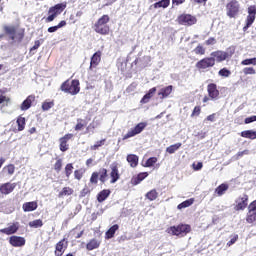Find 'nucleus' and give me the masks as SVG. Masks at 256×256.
Masks as SVG:
<instances>
[{"instance_id":"obj_39","label":"nucleus","mask_w":256,"mask_h":256,"mask_svg":"<svg viewBox=\"0 0 256 256\" xmlns=\"http://www.w3.org/2000/svg\"><path fill=\"white\" fill-rule=\"evenodd\" d=\"M53 107H55V100H52V101L46 100L42 103L43 111H49V109H53Z\"/></svg>"},{"instance_id":"obj_59","label":"nucleus","mask_w":256,"mask_h":256,"mask_svg":"<svg viewBox=\"0 0 256 256\" xmlns=\"http://www.w3.org/2000/svg\"><path fill=\"white\" fill-rule=\"evenodd\" d=\"M217 43V40L214 37H210L205 41L206 45H215Z\"/></svg>"},{"instance_id":"obj_42","label":"nucleus","mask_w":256,"mask_h":256,"mask_svg":"<svg viewBox=\"0 0 256 256\" xmlns=\"http://www.w3.org/2000/svg\"><path fill=\"white\" fill-rule=\"evenodd\" d=\"M98 175H100L99 181H100L101 183H105V181H107L108 174H107V169H106V168H101V169L99 170Z\"/></svg>"},{"instance_id":"obj_53","label":"nucleus","mask_w":256,"mask_h":256,"mask_svg":"<svg viewBox=\"0 0 256 256\" xmlns=\"http://www.w3.org/2000/svg\"><path fill=\"white\" fill-rule=\"evenodd\" d=\"M237 241H239V235L235 234L232 236L230 241L227 242V247H231V245H235V243H237Z\"/></svg>"},{"instance_id":"obj_41","label":"nucleus","mask_w":256,"mask_h":256,"mask_svg":"<svg viewBox=\"0 0 256 256\" xmlns=\"http://www.w3.org/2000/svg\"><path fill=\"white\" fill-rule=\"evenodd\" d=\"M42 226H43V220L41 219H36L29 222V227H31L32 229H39V227H42Z\"/></svg>"},{"instance_id":"obj_36","label":"nucleus","mask_w":256,"mask_h":256,"mask_svg":"<svg viewBox=\"0 0 256 256\" xmlns=\"http://www.w3.org/2000/svg\"><path fill=\"white\" fill-rule=\"evenodd\" d=\"M159 197V192L156 189H152L145 194V198L149 201H155Z\"/></svg>"},{"instance_id":"obj_3","label":"nucleus","mask_w":256,"mask_h":256,"mask_svg":"<svg viewBox=\"0 0 256 256\" xmlns=\"http://www.w3.org/2000/svg\"><path fill=\"white\" fill-rule=\"evenodd\" d=\"M3 31L13 43H22L23 39H25V28L5 25L3 26Z\"/></svg>"},{"instance_id":"obj_21","label":"nucleus","mask_w":256,"mask_h":256,"mask_svg":"<svg viewBox=\"0 0 256 256\" xmlns=\"http://www.w3.org/2000/svg\"><path fill=\"white\" fill-rule=\"evenodd\" d=\"M35 101V95H29L21 104L20 109L21 111H27L31 109V105H33Z\"/></svg>"},{"instance_id":"obj_25","label":"nucleus","mask_w":256,"mask_h":256,"mask_svg":"<svg viewBox=\"0 0 256 256\" xmlns=\"http://www.w3.org/2000/svg\"><path fill=\"white\" fill-rule=\"evenodd\" d=\"M110 183H117V181H119L120 179V175H119V168L117 167V165H114L111 167V172H110Z\"/></svg>"},{"instance_id":"obj_52","label":"nucleus","mask_w":256,"mask_h":256,"mask_svg":"<svg viewBox=\"0 0 256 256\" xmlns=\"http://www.w3.org/2000/svg\"><path fill=\"white\" fill-rule=\"evenodd\" d=\"M241 65H256V58H248L241 62Z\"/></svg>"},{"instance_id":"obj_45","label":"nucleus","mask_w":256,"mask_h":256,"mask_svg":"<svg viewBox=\"0 0 256 256\" xmlns=\"http://www.w3.org/2000/svg\"><path fill=\"white\" fill-rule=\"evenodd\" d=\"M84 175H85V170L83 169H76L74 171V179H76V181H81Z\"/></svg>"},{"instance_id":"obj_22","label":"nucleus","mask_w":256,"mask_h":256,"mask_svg":"<svg viewBox=\"0 0 256 256\" xmlns=\"http://www.w3.org/2000/svg\"><path fill=\"white\" fill-rule=\"evenodd\" d=\"M37 207H39L37 201L26 202L22 205L24 213H31V211H37Z\"/></svg>"},{"instance_id":"obj_48","label":"nucleus","mask_w":256,"mask_h":256,"mask_svg":"<svg viewBox=\"0 0 256 256\" xmlns=\"http://www.w3.org/2000/svg\"><path fill=\"white\" fill-rule=\"evenodd\" d=\"M90 183L92 185H97L99 183V172H93L90 177Z\"/></svg>"},{"instance_id":"obj_49","label":"nucleus","mask_w":256,"mask_h":256,"mask_svg":"<svg viewBox=\"0 0 256 256\" xmlns=\"http://www.w3.org/2000/svg\"><path fill=\"white\" fill-rule=\"evenodd\" d=\"M92 189L89 186H84V188L80 191V198L87 197V195H91Z\"/></svg>"},{"instance_id":"obj_28","label":"nucleus","mask_w":256,"mask_h":256,"mask_svg":"<svg viewBox=\"0 0 256 256\" xmlns=\"http://www.w3.org/2000/svg\"><path fill=\"white\" fill-rule=\"evenodd\" d=\"M75 193V190L69 186H65L62 190L58 193L59 199H63V197H69Z\"/></svg>"},{"instance_id":"obj_35","label":"nucleus","mask_w":256,"mask_h":256,"mask_svg":"<svg viewBox=\"0 0 256 256\" xmlns=\"http://www.w3.org/2000/svg\"><path fill=\"white\" fill-rule=\"evenodd\" d=\"M240 135L244 139H251V140L256 139V131H253V130L242 131Z\"/></svg>"},{"instance_id":"obj_12","label":"nucleus","mask_w":256,"mask_h":256,"mask_svg":"<svg viewBox=\"0 0 256 256\" xmlns=\"http://www.w3.org/2000/svg\"><path fill=\"white\" fill-rule=\"evenodd\" d=\"M73 138V134L67 133L63 137L59 138V149L62 153L69 151V141Z\"/></svg>"},{"instance_id":"obj_38","label":"nucleus","mask_w":256,"mask_h":256,"mask_svg":"<svg viewBox=\"0 0 256 256\" xmlns=\"http://www.w3.org/2000/svg\"><path fill=\"white\" fill-rule=\"evenodd\" d=\"M73 163H68L65 165L64 167V173H65V177L67 179H69L71 177V175H73Z\"/></svg>"},{"instance_id":"obj_31","label":"nucleus","mask_w":256,"mask_h":256,"mask_svg":"<svg viewBox=\"0 0 256 256\" xmlns=\"http://www.w3.org/2000/svg\"><path fill=\"white\" fill-rule=\"evenodd\" d=\"M229 189V185L222 183L220 184L216 189L215 193L217 194L218 197H222V195H225V192Z\"/></svg>"},{"instance_id":"obj_15","label":"nucleus","mask_w":256,"mask_h":256,"mask_svg":"<svg viewBox=\"0 0 256 256\" xmlns=\"http://www.w3.org/2000/svg\"><path fill=\"white\" fill-rule=\"evenodd\" d=\"M17 183L6 182L0 185L1 195H11L15 191Z\"/></svg>"},{"instance_id":"obj_17","label":"nucleus","mask_w":256,"mask_h":256,"mask_svg":"<svg viewBox=\"0 0 256 256\" xmlns=\"http://www.w3.org/2000/svg\"><path fill=\"white\" fill-rule=\"evenodd\" d=\"M19 231V222H14L6 228L0 229V233L3 235H15Z\"/></svg>"},{"instance_id":"obj_1","label":"nucleus","mask_w":256,"mask_h":256,"mask_svg":"<svg viewBox=\"0 0 256 256\" xmlns=\"http://www.w3.org/2000/svg\"><path fill=\"white\" fill-rule=\"evenodd\" d=\"M229 57H231V54H228L223 50H216L211 52L210 57H205L199 60L196 63V69H198V71H208V69L215 67L216 63L227 61Z\"/></svg>"},{"instance_id":"obj_44","label":"nucleus","mask_w":256,"mask_h":256,"mask_svg":"<svg viewBox=\"0 0 256 256\" xmlns=\"http://www.w3.org/2000/svg\"><path fill=\"white\" fill-rule=\"evenodd\" d=\"M246 221L248 223H255V221H256V212L248 210V213L246 215Z\"/></svg>"},{"instance_id":"obj_10","label":"nucleus","mask_w":256,"mask_h":256,"mask_svg":"<svg viewBox=\"0 0 256 256\" xmlns=\"http://www.w3.org/2000/svg\"><path fill=\"white\" fill-rule=\"evenodd\" d=\"M234 211H245L249 205V195L243 194L235 200Z\"/></svg>"},{"instance_id":"obj_40","label":"nucleus","mask_w":256,"mask_h":256,"mask_svg":"<svg viewBox=\"0 0 256 256\" xmlns=\"http://www.w3.org/2000/svg\"><path fill=\"white\" fill-rule=\"evenodd\" d=\"M53 167H54V171H56V173H61V170L63 169V159L57 158Z\"/></svg>"},{"instance_id":"obj_6","label":"nucleus","mask_w":256,"mask_h":256,"mask_svg":"<svg viewBox=\"0 0 256 256\" xmlns=\"http://www.w3.org/2000/svg\"><path fill=\"white\" fill-rule=\"evenodd\" d=\"M67 4L59 3L49 8L48 17L45 18V23H52L59 15L65 11Z\"/></svg>"},{"instance_id":"obj_26","label":"nucleus","mask_w":256,"mask_h":256,"mask_svg":"<svg viewBox=\"0 0 256 256\" xmlns=\"http://www.w3.org/2000/svg\"><path fill=\"white\" fill-rule=\"evenodd\" d=\"M127 163H129L130 167L135 169L137 165H139V156L135 154H128L126 157Z\"/></svg>"},{"instance_id":"obj_46","label":"nucleus","mask_w":256,"mask_h":256,"mask_svg":"<svg viewBox=\"0 0 256 256\" xmlns=\"http://www.w3.org/2000/svg\"><path fill=\"white\" fill-rule=\"evenodd\" d=\"M107 139H102V140H99L97 141L94 145H92L90 147L91 151H97V149H99V147H103V145H105Z\"/></svg>"},{"instance_id":"obj_8","label":"nucleus","mask_w":256,"mask_h":256,"mask_svg":"<svg viewBox=\"0 0 256 256\" xmlns=\"http://www.w3.org/2000/svg\"><path fill=\"white\" fill-rule=\"evenodd\" d=\"M147 127V122H140L134 128H131L122 138L123 141H127V139H131V137H135L145 131Z\"/></svg>"},{"instance_id":"obj_61","label":"nucleus","mask_w":256,"mask_h":256,"mask_svg":"<svg viewBox=\"0 0 256 256\" xmlns=\"http://www.w3.org/2000/svg\"><path fill=\"white\" fill-rule=\"evenodd\" d=\"M38 47H41V42L39 40H36L34 46L30 48V51H36Z\"/></svg>"},{"instance_id":"obj_33","label":"nucleus","mask_w":256,"mask_h":256,"mask_svg":"<svg viewBox=\"0 0 256 256\" xmlns=\"http://www.w3.org/2000/svg\"><path fill=\"white\" fill-rule=\"evenodd\" d=\"M87 127V122L85 119L78 118L77 123L74 127V131H83Z\"/></svg>"},{"instance_id":"obj_50","label":"nucleus","mask_w":256,"mask_h":256,"mask_svg":"<svg viewBox=\"0 0 256 256\" xmlns=\"http://www.w3.org/2000/svg\"><path fill=\"white\" fill-rule=\"evenodd\" d=\"M195 55H205V47L203 45L199 44L195 49H194Z\"/></svg>"},{"instance_id":"obj_20","label":"nucleus","mask_w":256,"mask_h":256,"mask_svg":"<svg viewBox=\"0 0 256 256\" xmlns=\"http://www.w3.org/2000/svg\"><path fill=\"white\" fill-rule=\"evenodd\" d=\"M11 105V97L5 95V90L0 89V109H5Z\"/></svg>"},{"instance_id":"obj_51","label":"nucleus","mask_w":256,"mask_h":256,"mask_svg":"<svg viewBox=\"0 0 256 256\" xmlns=\"http://www.w3.org/2000/svg\"><path fill=\"white\" fill-rule=\"evenodd\" d=\"M157 163V157H150L144 164V167H153Z\"/></svg>"},{"instance_id":"obj_32","label":"nucleus","mask_w":256,"mask_h":256,"mask_svg":"<svg viewBox=\"0 0 256 256\" xmlns=\"http://www.w3.org/2000/svg\"><path fill=\"white\" fill-rule=\"evenodd\" d=\"M171 5V0H160L156 3H154V9H167Z\"/></svg>"},{"instance_id":"obj_13","label":"nucleus","mask_w":256,"mask_h":256,"mask_svg":"<svg viewBox=\"0 0 256 256\" xmlns=\"http://www.w3.org/2000/svg\"><path fill=\"white\" fill-rule=\"evenodd\" d=\"M67 247H69V241H67L65 238L61 239L56 245H55V256H63V253L67 251Z\"/></svg>"},{"instance_id":"obj_5","label":"nucleus","mask_w":256,"mask_h":256,"mask_svg":"<svg viewBox=\"0 0 256 256\" xmlns=\"http://www.w3.org/2000/svg\"><path fill=\"white\" fill-rule=\"evenodd\" d=\"M167 233L176 237H185L191 233V225L180 223L177 226H170L167 228Z\"/></svg>"},{"instance_id":"obj_57","label":"nucleus","mask_w":256,"mask_h":256,"mask_svg":"<svg viewBox=\"0 0 256 256\" xmlns=\"http://www.w3.org/2000/svg\"><path fill=\"white\" fill-rule=\"evenodd\" d=\"M192 167L194 171H201L203 169V162H198L197 164L193 163Z\"/></svg>"},{"instance_id":"obj_63","label":"nucleus","mask_w":256,"mask_h":256,"mask_svg":"<svg viewBox=\"0 0 256 256\" xmlns=\"http://www.w3.org/2000/svg\"><path fill=\"white\" fill-rule=\"evenodd\" d=\"M65 25H67V22L65 20L60 21V23H58V25H56V27L58 29H61L62 27H65Z\"/></svg>"},{"instance_id":"obj_47","label":"nucleus","mask_w":256,"mask_h":256,"mask_svg":"<svg viewBox=\"0 0 256 256\" xmlns=\"http://www.w3.org/2000/svg\"><path fill=\"white\" fill-rule=\"evenodd\" d=\"M3 171H6L8 175H13L15 173V165L8 164L3 168Z\"/></svg>"},{"instance_id":"obj_34","label":"nucleus","mask_w":256,"mask_h":256,"mask_svg":"<svg viewBox=\"0 0 256 256\" xmlns=\"http://www.w3.org/2000/svg\"><path fill=\"white\" fill-rule=\"evenodd\" d=\"M182 143L178 142L176 144L170 145L169 147L166 148V153H169V155H173V153L179 151L182 147Z\"/></svg>"},{"instance_id":"obj_54","label":"nucleus","mask_w":256,"mask_h":256,"mask_svg":"<svg viewBox=\"0 0 256 256\" xmlns=\"http://www.w3.org/2000/svg\"><path fill=\"white\" fill-rule=\"evenodd\" d=\"M244 75H255L256 71L253 67H246L243 69Z\"/></svg>"},{"instance_id":"obj_56","label":"nucleus","mask_w":256,"mask_h":256,"mask_svg":"<svg viewBox=\"0 0 256 256\" xmlns=\"http://www.w3.org/2000/svg\"><path fill=\"white\" fill-rule=\"evenodd\" d=\"M152 97H153V96L148 92V93H146V94L142 97L140 103H143V104L149 103V101L151 100Z\"/></svg>"},{"instance_id":"obj_60","label":"nucleus","mask_w":256,"mask_h":256,"mask_svg":"<svg viewBox=\"0 0 256 256\" xmlns=\"http://www.w3.org/2000/svg\"><path fill=\"white\" fill-rule=\"evenodd\" d=\"M171 2L175 7H179V5H183V3H185V0H171Z\"/></svg>"},{"instance_id":"obj_9","label":"nucleus","mask_w":256,"mask_h":256,"mask_svg":"<svg viewBox=\"0 0 256 256\" xmlns=\"http://www.w3.org/2000/svg\"><path fill=\"white\" fill-rule=\"evenodd\" d=\"M178 25H185L186 27H191L197 23V17L191 14H180L177 19Z\"/></svg>"},{"instance_id":"obj_11","label":"nucleus","mask_w":256,"mask_h":256,"mask_svg":"<svg viewBox=\"0 0 256 256\" xmlns=\"http://www.w3.org/2000/svg\"><path fill=\"white\" fill-rule=\"evenodd\" d=\"M256 19V5H251L248 7V16L246 17V24L243 27V31H247L253 23H255Z\"/></svg>"},{"instance_id":"obj_2","label":"nucleus","mask_w":256,"mask_h":256,"mask_svg":"<svg viewBox=\"0 0 256 256\" xmlns=\"http://www.w3.org/2000/svg\"><path fill=\"white\" fill-rule=\"evenodd\" d=\"M111 21V17L107 14L102 15L97 21L93 24L92 29L98 35L107 36L111 33V26L109 23Z\"/></svg>"},{"instance_id":"obj_37","label":"nucleus","mask_w":256,"mask_h":256,"mask_svg":"<svg viewBox=\"0 0 256 256\" xmlns=\"http://www.w3.org/2000/svg\"><path fill=\"white\" fill-rule=\"evenodd\" d=\"M195 203V198H190L188 200L183 201L177 206V209H187V207H191Z\"/></svg>"},{"instance_id":"obj_62","label":"nucleus","mask_w":256,"mask_h":256,"mask_svg":"<svg viewBox=\"0 0 256 256\" xmlns=\"http://www.w3.org/2000/svg\"><path fill=\"white\" fill-rule=\"evenodd\" d=\"M59 28L56 26H51L48 28V33H55Z\"/></svg>"},{"instance_id":"obj_19","label":"nucleus","mask_w":256,"mask_h":256,"mask_svg":"<svg viewBox=\"0 0 256 256\" xmlns=\"http://www.w3.org/2000/svg\"><path fill=\"white\" fill-rule=\"evenodd\" d=\"M101 55L102 53L100 50L92 55L89 66L90 71L95 69V67L101 63Z\"/></svg>"},{"instance_id":"obj_43","label":"nucleus","mask_w":256,"mask_h":256,"mask_svg":"<svg viewBox=\"0 0 256 256\" xmlns=\"http://www.w3.org/2000/svg\"><path fill=\"white\" fill-rule=\"evenodd\" d=\"M218 75H219V77H223L224 79H227L228 77H231V70H229L227 68H221L218 71Z\"/></svg>"},{"instance_id":"obj_64","label":"nucleus","mask_w":256,"mask_h":256,"mask_svg":"<svg viewBox=\"0 0 256 256\" xmlns=\"http://www.w3.org/2000/svg\"><path fill=\"white\" fill-rule=\"evenodd\" d=\"M215 115V113L210 114L209 116H207L206 120L211 122L215 121Z\"/></svg>"},{"instance_id":"obj_27","label":"nucleus","mask_w":256,"mask_h":256,"mask_svg":"<svg viewBox=\"0 0 256 256\" xmlns=\"http://www.w3.org/2000/svg\"><path fill=\"white\" fill-rule=\"evenodd\" d=\"M101 247V241L93 238L86 244L87 251H93L95 249H99Z\"/></svg>"},{"instance_id":"obj_58","label":"nucleus","mask_w":256,"mask_h":256,"mask_svg":"<svg viewBox=\"0 0 256 256\" xmlns=\"http://www.w3.org/2000/svg\"><path fill=\"white\" fill-rule=\"evenodd\" d=\"M255 121H256V116H250V117L245 118L244 123L246 125H249V123H253Z\"/></svg>"},{"instance_id":"obj_16","label":"nucleus","mask_w":256,"mask_h":256,"mask_svg":"<svg viewBox=\"0 0 256 256\" xmlns=\"http://www.w3.org/2000/svg\"><path fill=\"white\" fill-rule=\"evenodd\" d=\"M17 127L12 126L11 131L13 133H19L21 131H25V125H27V120L23 116H18L16 119Z\"/></svg>"},{"instance_id":"obj_23","label":"nucleus","mask_w":256,"mask_h":256,"mask_svg":"<svg viewBox=\"0 0 256 256\" xmlns=\"http://www.w3.org/2000/svg\"><path fill=\"white\" fill-rule=\"evenodd\" d=\"M147 177H149L148 172H140L137 176H133L131 178V185H139V183H141V181H144V179H147Z\"/></svg>"},{"instance_id":"obj_30","label":"nucleus","mask_w":256,"mask_h":256,"mask_svg":"<svg viewBox=\"0 0 256 256\" xmlns=\"http://www.w3.org/2000/svg\"><path fill=\"white\" fill-rule=\"evenodd\" d=\"M117 231H119V224H114L105 233V239H113V237H115V233H117Z\"/></svg>"},{"instance_id":"obj_18","label":"nucleus","mask_w":256,"mask_h":256,"mask_svg":"<svg viewBox=\"0 0 256 256\" xmlns=\"http://www.w3.org/2000/svg\"><path fill=\"white\" fill-rule=\"evenodd\" d=\"M9 243L12 247H23L25 246L26 240L21 236H11L9 238Z\"/></svg>"},{"instance_id":"obj_4","label":"nucleus","mask_w":256,"mask_h":256,"mask_svg":"<svg viewBox=\"0 0 256 256\" xmlns=\"http://www.w3.org/2000/svg\"><path fill=\"white\" fill-rule=\"evenodd\" d=\"M60 90L69 95H77L81 91V83L78 79L72 81L68 79L61 84Z\"/></svg>"},{"instance_id":"obj_7","label":"nucleus","mask_w":256,"mask_h":256,"mask_svg":"<svg viewBox=\"0 0 256 256\" xmlns=\"http://www.w3.org/2000/svg\"><path fill=\"white\" fill-rule=\"evenodd\" d=\"M241 11V4L237 0H230L226 4V15L230 19H236L239 17V13Z\"/></svg>"},{"instance_id":"obj_24","label":"nucleus","mask_w":256,"mask_h":256,"mask_svg":"<svg viewBox=\"0 0 256 256\" xmlns=\"http://www.w3.org/2000/svg\"><path fill=\"white\" fill-rule=\"evenodd\" d=\"M172 93L173 85H169L159 90L158 97H160V99H167V97H169V95H171Z\"/></svg>"},{"instance_id":"obj_14","label":"nucleus","mask_w":256,"mask_h":256,"mask_svg":"<svg viewBox=\"0 0 256 256\" xmlns=\"http://www.w3.org/2000/svg\"><path fill=\"white\" fill-rule=\"evenodd\" d=\"M207 93H208V97L212 100V101H217V99H219V89H217V84L215 83H210L207 85Z\"/></svg>"},{"instance_id":"obj_55","label":"nucleus","mask_w":256,"mask_h":256,"mask_svg":"<svg viewBox=\"0 0 256 256\" xmlns=\"http://www.w3.org/2000/svg\"><path fill=\"white\" fill-rule=\"evenodd\" d=\"M199 115H201V106H195L191 113V117H199Z\"/></svg>"},{"instance_id":"obj_29","label":"nucleus","mask_w":256,"mask_h":256,"mask_svg":"<svg viewBox=\"0 0 256 256\" xmlns=\"http://www.w3.org/2000/svg\"><path fill=\"white\" fill-rule=\"evenodd\" d=\"M109 195H111V190H109V189H104V190L100 191L97 194L98 203H103V201L107 200Z\"/></svg>"}]
</instances>
